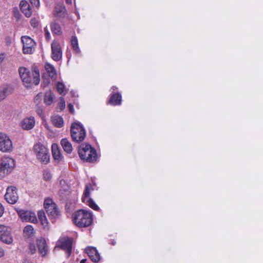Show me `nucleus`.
I'll return each instance as SVG.
<instances>
[{"mask_svg": "<svg viewBox=\"0 0 263 263\" xmlns=\"http://www.w3.org/2000/svg\"><path fill=\"white\" fill-rule=\"evenodd\" d=\"M19 73L26 87H30L32 83L35 85L40 83V71L36 67L33 68L32 74H31L28 70L25 67H21L19 69Z\"/></svg>", "mask_w": 263, "mask_h": 263, "instance_id": "obj_1", "label": "nucleus"}, {"mask_svg": "<svg viewBox=\"0 0 263 263\" xmlns=\"http://www.w3.org/2000/svg\"><path fill=\"white\" fill-rule=\"evenodd\" d=\"M72 220L79 227H87L92 222V215L89 211L78 210L73 214Z\"/></svg>", "mask_w": 263, "mask_h": 263, "instance_id": "obj_2", "label": "nucleus"}, {"mask_svg": "<svg viewBox=\"0 0 263 263\" xmlns=\"http://www.w3.org/2000/svg\"><path fill=\"white\" fill-rule=\"evenodd\" d=\"M79 155L82 159L87 162H91L97 160L96 151L89 144L83 143L80 145Z\"/></svg>", "mask_w": 263, "mask_h": 263, "instance_id": "obj_3", "label": "nucleus"}, {"mask_svg": "<svg viewBox=\"0 0 263 263\" xmlns=\"http://www.w3.org/2000/svg\"><path fill=\"white\" fill-rule=\"evenodd\" d=\"M15 165L13 159L9 157H3L0 162V178H3L11 173Z\"/></svg>", "mask_w": 263, "mask_h": 263, "instance_id": "obj_4", "label": "nucleus"}, {"mask_svg": "<svg viewBox=\"0 0 263 263\" xmlns=\"http://www.w3.org/2000/svg\"><path fill=\"white\" fill-rule=\"evenodd\" d=\"M33 150L37 159L42 163L47 164L49 162L50 155L48 148L39 143L34 145Z\"/></svg>", "mask_w": 263, "mask_h": 263, "instance_id": "obj_5", "label": "nucleus"}, {"mask_svg": "<svg viewBox=\"0 0 263 263\" xmlns=\"http://www.w3.org/2000/svg\"><path fill=\"white\" fill-rule=\"evenodd\" d=\"M71 136L73 141L79 142L85 139L86 131L81 124L74 123L71 126Z\"/></svg>", "mask_w": 263, "mask_h": 263, "instance_id": "obj_6", "label": "nucleus"}, {"mask_svg": "<svg viewBox=\"0 0 263 263\" xmlns=\"http://www.w3.org/2000/svg\"><path fill=\"white\" fill-rule=\"evenodd\" d=\"M45 72L43 74L44 87L48 85L51 80H54L57 78V72L54 67L49 63L45 64Z\"/></svg>", "mask_w": 263, "mask_h": 263, "instance_id": "obj_7", "label": "nucleus"}, {"mask_svg": "<svg viewBox=\"0 0 263 263\" xmlns=\"http://www.w3.org/2000/svg\"><path fill=\"white\" fill-rule=\"evenodd\" d=\"M13 146L10 137L5 133H0V151L10 153L13 151Z\"/></svg>", "mask_w": 263, "mask_h": 263, "instance_id": "obj_8", "label": "nucleus"}, {"mask_svg": "<svg viewBox=\"0 0 263 263\" xmlns=\"http://www.w3.org/2000/svg\"><path fill=\"white\" fill-rule=\"evenodd\" d=\"M44 205L47 214L51 218L54 219L58 216L59 212L55 203L51 198H46Z\"/></svg>", "mask_w": 263, "mask_h": 263, "instance_id": "obj_9", "label": "nucleus"}, {"mask_svg": "<svg viewBox=\"0 0 263 263\" xmlns=\"http://www.w3.org/2000/svg\"><path fill=\"white\" fill-rule=\"evenodd\" d=\"M23 44V51L25 54H31L35 49V42L28 36H23L21 37Z\"/></svg>", "mask_w": 263, "mask_h": 263, "instance_id": "obj_10", "label": "nucleus"}, {"mask_svg": "<svg viewBox=\"0 0 263 263\" xmlns=\"http://www.w3.org/2000/svg\"><path fill=\"white\" fill-rule=\"evenodd\" d=\"M0 240L7 244H11L13 242L10 228L0 224Z\"/></svg>", "mask_w": 263, "mask_h": 263, "instance_id": "obj_11", "label": "nucleus"}, {"mask_svg": "<svg viewBox=\"0 0 263 263\" xmlns=\"http://www.w3.org/2000/svg\"><path fill=\"white\" fill-rule=\"evenodd\" d=\"M17 213L23 221L35 223L37 218L35 214L30 211L16 210Z\"/></svg>", "mask_w": 263, "mask_h": 263, "instance_id": "obj_12", "label": "nucleus"}, {"mask_svg": "<svg viewBox=\"0 0 263 263\" xmlns=\"http://www.w3.org/2000/svg\"><path fill=\"white\" fill-rule=\"evenodd\" d=\"M6 200L10 204H14L18 200V196L16 187L10 186L7 188L5 195Z\"/></svg>", "mask_w": 263, "mask_h": 263, "instance_id": "obj_13", "label": "nucleus"}, {"mask_svg": "<svg viewBox=\"0 0 263 263\" xmlns=\"http://www.w3.org/2000/svg\"><path fill=\"white\" fill-rule=\"evenodd\" d=\"M72 239L69 237L61 238L58 241V246L65 250L67 257H69L71 254L72 250Z\"/></svg>", "mask_w": 263, "mask_h": 263, "instance_id": "obj_14", "label": "nucleus"}, {"mask_svg": "<svg viewBox=\"0 0 263 263\" xmlns=\"http://www.w3.org/2000/svg\"><path fill=\"white\" fill-rule=\"evenodd\" d=\"M51 57L55 61H60L62 57L61 45L56 41H53L51 44Z\"/></svg>", "mask_w": 263, "mask_h": 263, "instance_id": "obj_15", "label": "nucleus"}, {"mask_svg": "<svg viewBox=\"0 0 263 263\" xmlns=\"http://www.w3.org/2000/svg\"><path fill=\"white\" fill-rule=\"evenodd\" d=\"M35 123L33 117L30 116L24 118L20 122V125L24 130H30L32 129Z\"/></svg>", "mask_w": 263, "mask_h": 263, "instance_id": "obj_16", "label": "nucleus"}, {"mask_svg": "<svg viewBox=\"0 0 263 263\" xmlns=\"http://www.w3.org/2000/svg\"><path fill=\"white\" fill-rule=\"evenodd\" d=\"M111 89L112 90V93L111 95L109 101V103L113 105H120L122 101V96L120 93L116 92V91L117 90L118 88L115 86H113Z\"/></svg>", "mask_w": 263, "mask_h": 263, "instance_id": "obj_17", "label": "nucleus"}, {"mask_svg": "<svg viewBox=\"0 0 263 263\" xmlns=\"http://www.w3.org/2000/svg\"><path fill=\"white\" fill-rule=\"evenodd\" d=\"M85 252L92 261L98 262L100 260V254L96 248L88 247L85 249Z\"/></svg>", "mask_w": 263, "mask_h": 263, "instance_id": "obj_18", "label": "nucleus"}, {"mask_svg": "<svg viewBox=\"0 0 263 263\" xmlns=\"http://www.w3.org/2000/svg\"><path fill=\"white\" fill-rule=\"evenodd\" d=\"M37 246L40 254L43 256H45L48 251V248L46 241L44 238H41L36 240Z\"/></svg>", "mask_w": 263, "mask_h": 263, "instance_id": "obj_19", "label": "nucleus"}, {"mask_svg": "<svg viewBox=\"0 0 263 263\" xmlns=\"http://www.w3.org/2000/svg\"><path fill=\"white\" fill-rule=\"evenodd\" d=\"M21 10L24 15L29 17L32 14L31 8L29 4L26 1L23 0L21 1L20 4Z\"/></svg>", "mask_w": 263, "mask_h": 263, "instance_id": "obj_20", "label": "nucleus"}, {"mask_svg": "<svg viewBox=\"0 0 263 263\" xmlns=\"http://www.w3.org/2000/svg\"><path fill=\"white\" fill-rule=\"evenodd\" d=\"M55 16L59 18H63L66 16V9L63 5H57L53 11Z\"/></svg>", "mask_w": 263, "mask_h": 263, "instance_id": "obj_21", "label": "nucleus"}, {"mask_svg": "<svg viewBox=\"0 0 263 263\" xmlns=\"http://www.w3.org/2000/svg\"><path fill=\"white\" fill-rule=\"evenodd\" d=\"M51 151L53 158L54 160L60 161L62 159L63 156L58 144L55 143L52 144L51 146Z\"/></svg>", "mask_w": 263, "mask_h": 263, "instance_id": "obj_22", "label": "nucleus"}, {"mask_svg": "<svg viewBox=\"0 0 263 263\" xmlns=\"http://www.w3.org/2000/svg\"><path fill=\"white\" fill-rule=\"evenodd\" d=\"M61 144L65 152L68 154L71 153L72 151V146L68 139L66 138L62 139Z\"/></svg>", "mask_w": 263, "mask_h": 263, "instance_id": "obj_23", "label": "nucleus"}, {"mask_svg": "<svg viewBox=\"0 0 263 263\" xmlns=\"http://www.w3.org/2000/svg\"><path fill=\"white\" fill-rule=\"evenodd\" d=\"M54 98V95L51 90L47 91L45 93L44 103L47 105H50L52 103Z\"/></svg>", "mask_w": 263, "mask_h": 263, "instance_id": "obj_24", "label": "nucleus"}, {"mask_svg": "<svg viewBox=\"0 0 263 263\" xmlns=\"http://www.w3.org/2000/svg\"><path fill=\"white\" fill-rule=\"evenodd\" d=\"M38 218L41 223L45 229L48 228V222L45 216V213L43 211H40L38 213Z\"/></svg>", "mask_w": 263, "mask_h": 263, "instance_id": "obj_25", "label": "nucleus"}, {"mask_svg": "<svg viewBox=\"0 0 263 263\" xmlns=\"http://www.w3.org/2000/svg\"><path fill=\"white\" fill-rule=\"evenodd\" d=\"M51 121L53 124L57 127H61L63 125V119L59 116H55L52 117Z\"/></svg>", "mask_w": 263, "mask_h": 263, "instance_id": "obj_26", "label": "nucleus"}, {"mask_svg": "<svg viewBox=\"0 0 263 263\" xmlns=\"http://www.w3.org/2000/svg\"><path fill=\"white\" fill-rule=\"evenodd\" d=\"M71 45L72 47L73 51L76 53H80V49L78 45V41L76 36H72L71 39Z\"/></svg>", "mask_w": 263, "mask_h": 263, "instance_id": "obj_27", "label": "nucleus"}, {"mask_svg": "<svg viewBox=\"0 0 263 263\" xmlns=\"http://www.w3.org/2000/svg\"><path fill=\"white\" fill-rule=\"evenodd\" d=\"M23 233L25 237H30L34 235V229L32 226L28 225L24 228Z\"/></svg>", "mask_w": 263, "mask_h": 263, "instance_id": "obj_28", "label": "nucleus"}, {"mask_svg": "<svg viewBox=\"0 0 263 263\" xmlns=\"http://www.w3.org/2000/svg\"><path fill=\"white\" fill-rule=\"evenodd\" d=\"M8 95V86L6 85L0 87V101L4 100Z\"/></svg>", "mask_w": 263, "mask_h": 263, "instance_id": "obj_29", "label": "nucleus"}, {"mask_svg": "<svg viewBox=\"0 0 263 263\" xmlns=\"http://www.w3.org/2000/svg\"><path fill=\"white\" fill-rule=\"evenodd\" d=\"M50 27L53 33L57 35H60L62 33L61 26L58 24L52 23L50 25Z\"/></svg>", "mask_w": 263, "mask_h": 263, "instance_id": "obj_30", "label": "nucleus"}, {"mask_svg": "<svg viewBox=\"0 0 263 263\" xmlns=\"http://www.w3.org/2000/svg\"><path fill=\"white\" fill-rule=\"evenodd\" d=\"M56 87L58 92L61 95H65L67 91L65 86L61 82H58L56 84Z\"/></svg>", "mask_w": 263, "mask_h": 263, "instance_id": "obj_31", "label": "nucleus"}, {"mask_svg": "<svg viewBox=\"0 0 263 263\" xmlns=\"http://www.w3.org/2000/svg\"><path fill=\"white\" fill-rule=\"evenodd\" d=\"M83 202L85 203L89 207H90L94 210L98 211L99 210V206L95 203V202L91 198H89L86 200V201Z\"/></svg>", "mask_w": 263, "mask_h": 263, "instance_id": "obj_32", "label": "nucleus"}, {"mask_svg": "<svg viewBox=\"0 0 263 263\" xmlns=\"http://www.w3.org/2000/svg\"><path fill=\"white\" fill-rule=\"evenodd\" d=\"M84 196L82 197V201H84L89 199V197L90 195V189L88 185H86L85 191L84 192Z\"/></svg>", "mask_w": 263, "mask_h": 263, "instance_id": "obj_33", "label": "nucleus"}, {"mask_svg": "<svg viewBox=\"0 0 263 263\" xmlns=\"http://www.w3.org/2000/svg\"><path fill=\"white\" fill-rule=\"evenodd\" d=\"M39 24V18L37 17H32L30 20V24L33 28L37 27Z\"/></svg>", "mask_w": 263, "mask_h": 263, "instance_id": "obj_34", "label": "nucleus"}, {"mask_svg": "<svg viewBox=\"0 0 263 263\" xmlns=\"http://www.w3.org/2000/svg\"><path fill=\"white\" fill-rule=\"evenodd\" d=\"M43 178L46 181H49L51 178V174L49 170H44L43 172Z\"/></svg>", "mask_w": 263, "mask_h": 263, "instance_id": "obj_35", "label": "nucleus"}, {"mask_svg": "<svg viewBox=\"0 0 263 263\" xmlns=\"http://www.w3.org/2000/svg\"><path fill=\"white\" fill-rule=\"evenodd\" d=\"M58 106L61 110H63L65 107V101L63 97L60 98V102L58 104Z\"/></svg>", "mask_w": 263, "mask_h": 263, "instance_id": "obj_36", "label": "nucleus"}, {"mask_svg": "<svg viewBox=\"0 0 263 263\" xmlns=\"http://www.w3.org/2000/svg\"><path fill=\"white\" fill-rule=\"evenodd\" d=\"M42 99V94L41 93H39L34 98V102L36 104H39L41 102Z\"/></svg>", "mask_w": 263, "mask_h": 263, "instance_id": "obj_37", "label": "nucleus"}, {"mask_svg": "<svg viewBox=\"0 0 263 263\" xmlns=\"http://www.w3.org/2000/svg\"><path fill=\"white\" fill-rule=\"evenodd\" d=\"M30 252L31 254H34L36 251V247L34 243H30L29 246Z\"/></svg>", "mask_w": 263, "mask_h": 263, "instance_id": "obj_38", "label": "nucleus"}, {"mask_svg": "<svg viewBox=\"0 0 263 263\" xmlns=\"http://www.w3.org/2000/svg\"><path fill=\"white\" fill-rule=\"evenodd\" d=\"M44 32H45V35L46 39L47 40H49L50 39V37L51 36H50V32L48 31V30L47 27H45L44 28Z\"/></svg>", "mask_w": 263, "mask_h": 263, "instance_id": "obj_39", "label": "nucleus"}, {"mask_svg": "<svg viewBox=\"0 0 263 263\" xmlns=\"http://www.w3.org/2000/svg\"><path fill=\"white\" fill-rule=\"evenodd\" d=\"M32 5L36 7H39L40 5L39 0H29Z\"/></svg>", "mask_w": 263, "mask_h": 263, "instance_id": "obj_40", "label": "nucleus"}, {"mask_svg": "<svg viewBox=\"0 0 263 263\" xmlns=\"http://www.w3.org/2000/svg\"><path fill=\"white\" fill-rule=\"evenodd\" d=\"M68 107L69 111L71 113L73 114L74 112V108H73V105H72L70 103L68 105Z\"/></svg>", "mask_w": 263, "mask_h": 263, "instance_id": "obj_41", "label": "nucleus"}, {"mask_svg": "<svg viewBox=\"0 0 263 263\" xmlns=\"http://www.w3.org/2000/svg\"><path fill=\"white\" fill-rule=\"evenodd\" d=\"M4 213V208L2 204L0 203V217L3 215Z\"/></svg>", "mask_w": 263, "mask_h": 263, "instance_id": "obj_42", "label": "nucleus"}, {"mask_svg": "<svg viewBox=\"0 0 263 263\" xmlns=\"http://www.w3.org/2000/svg\"><path fill=\"white\" fill-rule=\"evenodd\" d=\"M4 255V251L3 249L0 247V257H3Z\"/></svg>", "mask_w": 263, "mask_h": 263, "instance_id": "obj_43", "label": "nucleus"}, {"mask_svg": "<svg viewBox=\"0 0 263 263\" xmlns=\"http://www.w3.org/2000/svg\"><path fill=\"white\" fill-rule=\"evenodd\" d=\"M67 4H71L72 3V0H65Z\"/></svg>", "mask_w": 263, "mask_h": 263, "instance_id": "obj_44", "label": "nucleus"}, {"mask_svg": "<svg viewBox=\"0 0 263 263\" xmlns=\"http://www.w3.org/2000/svg\"><path fill=\"white\" fill-rule=\"evenodd\" d=\"M86 261V259H82L80 263H85V262Z\"/></svg>", "mask_w": 263, "mask_h": 263, "instance_id": "obj_45", "label": "nucleus"}]
</instances>
